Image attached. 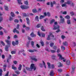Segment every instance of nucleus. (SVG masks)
<instances>
[{
  "mask_svg": "<svg viewBox=\"0 0 76 76\" xmlns=\"http://www.w3.org/2000/svg\"><path fill=\"white\" fill-rule=\"evenodd\" d=\"M53 28H53V30H57V29H58V30L56 31V33H58L59 32L61 31L60 29V26L58 25L57 22H55L54 23Z\"/></svg>",
  "mask_w": 76,
  "mask_h": 76,
  "instance_id": "obj_1",
  "label": "nucleus"
},
{
  "mask_svg": "<svg viewBox=\"0 0 76 76\" xmlns=\"http://www.w3.org/2000/svg\"><path fill=\"white\" fill-rule=\"evenodd\" d=\"M5 42L7 44V45H6L5 47V51H9L8 48H9V47H10V44H11V42L10 41L7 40H5Z\"/></svg>",
  "mask_w": 76,
  "mask_h": 76,
  "instance_id": "obj_2",
  "label": "nucleus"
},
{
  "mask_svg": "<svg viewBox=\"0 0 76 76\" xmlns=\"http://www.w3.org/2000/svg\"><path fill=\"white\" fill-rule=\"evenodd\" d=\"M30 69L31 70H32V69H34V70H36V67L35 66L34 64H31Z\"/></svg>",
  "mask_w": 76,
  "mask_h": 76,
  "instance_id": "obj_3",
  "label": "nucleus"
},
{
  "mask_svg": "<svg viewBox=\"0 0 76 76\" xmlns=\"http://www.w3.org/2000/svg\"><path fill=\"white\" fill-rule=\"evenodd\" d=\"M20 7L22 9H28L29 7L26 5H21Z\"/></svg>",
  "mask_w": 76,
  "mask_h": 76,
  "instance_id": "obj_4",
  "label": "nucleus"
},
{
  "mask_svg": "<svg viewBox=\"0 0 76 76\" xmlns=\"http://www.w3.org/2000/svg\"><path fill=\"white\" fill-rule=\"evenodd\" d=\"M75 66L72 65V71L71 72V74H73L75 72Z\"/></svg>",
  "mask_w": 76,
  "mask_h": 76,
  "instance_id": "obj_5",
  "label": "nucleus"
},
{
  "mask_svg": "<svg viewBox=\"0 0 76 76\" xmlns=\"http://www.w3.org/2000/svg\"><path fill=\"white\" fill-rule=\"evenodd\" d=\"M30 35L32 38H35L36 37V35L34 34V32H32L30 34Z\"/></svg>",
  "mask_w": 76,
  "mask_h": 76,
  "instance_id": "obj_6",
  "label": "nucleus"
},
{
  "mask_svg": "<svg viewBox=\"0 0 76 76\" xmlns=\"http://www.w3.org/2000/svg\"><path fill=\"white\" fill-rule=\"evenodd\" d=\"M29 52L30 53H34V52H36V51H37V50L35 49H33V50H28Z\"/></svg>",
  "mask_w": 76,
  "mask_h": 76,
  "instance_id": "obj_7",
  "label": "nucleus"
},
{
  "mask_svg": "<svg viewBox=\"0 0 76 76\" xmlns=\"http://www.w3.org/2000/svg\"><path fill=\"white\" fill-rule=\"evenodd\" d=\"M58 57H59V58L61 60H63L64 59V58L62 57V56L60 54H58Z\"/></svg>",
  "mask_w": 76,
  "mask_h": 76,
  "instance_id": "obj_8",
  "label": "nucleus"
},
{
  "mask_svg": "<svg viewBox=\"0 0 76 76\" xmlns=\"http://www.w3.org/2000/svg\"><path fill=\"white\" fill-rule=\"evenodd\" d=\"M26 20L27 23L28 25H29L30 24V20L28 18H26Z\"/></svg>",
  "mask_w": 76,
  "mask_h": 76,
  "instance_id": "obj_9",
  "label": "nucleus"
},
{
  "mask_svg": "<svg viewBox=\"0 0 76 76\" xmlns=\"http://www.w3.org/2000/svg\"><path fill=\"white\" fill-rule=\"evenodd\" d=\"M13 33H15V32H16L17 34H19V31L18 30H16V28H15L13 31Z\"/></svg>",
  "mask_w": 76,
  "mask_h": 76,
  "instance_id": "obj_10",
  "label": "nucleus"
},
{
  "mask_svg": "<svg viewBox=\"0 0 76 76\" xmlns=\"http://www.w3.org/2000/svg\"><path fill=\"white\" fill-rule=\"evenodd\" d=\"M60 23H64V18H63L62 19H61L60 20Z\"/></svg>",
  "mask_w": 76,
  "mask_h": 76,
  "instance_id": "obj_11",
  "label": "nucleus"
},
{
  "mask_svg": "<svg viewBox=\"0 0 76 76\" xmlns=\"http://www.w3.org/2000/svg\"><path fill=\"white\" fill-rule=\"evenodd\" d=\"M70 63H71L70 60H68L66 62V64L67 65H70Z\"/></svg>",
  "mask_w": 76,
  "mask_h": 76,
  "instance_id": "obj_12",
  "label": "nucleus"
},
{
  "mask_svg": "<svg viewBox=\"0 0 76 76\" xmlns=\"http://www.w3.org/2000/svg\"><path fill=\"white\" fill-rule=\"evenodd\" d=\"M54 72L53 70H51L50 73V75L51 76H53L54 75Z\"/></svg>",
  "mask_w": 76,
  "mask_h": 76,
  "instance_id": "obj_13",
  "label": "nucleus"
},
{
  "mask_svg": "<svg viewBox=\"0 0 76 76\" xmlns=\"http://www.w3.org/2000/svg\"><path fill=\"white\" fill-rule=\"evenodd\" d=\"M63 45L64 46H67V45H68L67 42H63Z\"/></svg>",
  "mask_w": 76,
  "mask_h": 76,
  "instance_id": "obj_14",
  "label": "nucleus"
},
{
  "mask_svg": "<svg viewBox=\"0 0 76 76\" xmlns=\"http://www.w3.org/2000/svg\"><path fill=\"white\" fill-rule=\"evenodd\" d=\"M10 15L12 17H13L15 16V14H14V13L12 12H11L10 13Z\"/></svg>",
  "mask_w": 76,
  "mask_h": 76,
  "instance_id": "obj_15",
  "label": "nucleus"
},
{
  "mask_svg": "<svg viewBox=\"0 0 76 76\" xmlns=\"http://www.w3.org/2000/svg\"><path fill=\"white\" fill-rule=\"evenodd\" d=\"M32 12H33V13H37V9H34L33 10H32Z\"/></svg>",
  "mask_w": 76,
  "mask_h": 76,
  "instance_id": "obj_16",
  "label": "nucleus"
},
{
  "mask_svg": "<svg viewBox=\"0 0 76 76\" xmlns=\"http://www.w3.org/2000/svg\"><path fill=\"white\" fill-rule=\"evenodd\" d=\"M58 64H59V65L58 66L59 67H62V66H63V64L61 62H59Z\"/></svg>",
  "mask_w": 76,
  "mask_h": 76,
  "instance_id": "obj_17",
  "label": "nucleus"
},
{
  "mask_svg": "<svg viewBox=\"0 0 76 76\" xmlns=\"http://www.w3.org/2000/svg\"><path fill=\"white\" fill-rule=\"evenodd\" d=\"M18 69L19 70H21L22 69V65L20 64L19 65V67L18 68Z\"/></svg>",
  "mask_w": 76,
  "mask_h": 76,
  "instance_id": "obj_18",
  "label": "nucleus"
},
{
  "mask_svg": "<svg viewBox=\"0 0 76 76\" xmlns=\"http://www.w3.org/2000/svg\"><path fill=\"white\" fill-rule=\"evenodd\" d=\"M54 22H55V20L54 19H53L50 22V24H52V23H53Z\"/></svg>",
  "mask_w": 76,
  "mask_h": 76,
  "instance_id": "obj_19",
  "label": "nucleus"
},
{
  "mask_svg": "<svg viewBox=\"0 0 76 76\" xmlns=\"http://www.w3.org/2000/svg\"><path fill=\"white\" fill-rule=\"evenodd\" d=\"M70 3H71V1H67V2H65V4H70Z\"/></svg>",
  "mask_w": 76,
  "mask_h": 76,
  "instance_id": "obj_20",
  "label": "nucleus"
},
{
  "mask_svg": "<svg viewBox=\"0 0 76 76\" xmlns=\"http://www.w3.org/2000/svg\"><path fill=\"white\" fill-rule=\"evenodd\" d=\"M32 60H34L35 61H37V59L35 58H33V57H31V58Z\"/></svg>",
  "mask_w": 76,
  "mask_h": 76,
  "instance_id": "obj_21",
  "label": "nucleus"
},
{
  "mask_svg": "<svg viewBox=\"0 0 76 76\" xmlns=\"http://www.w3.org/2000/svg\"><path fill=\"white\" fill-rule=\"evenodd\" d=\"M41 24H37L36 26V27L38 28H40L41 26Z\"/></svg>",
  "mask_w": 76,
  "mask_h": 76,
  "instance_id": "obj_22",
  "label": "nucleus"
},
{
  "mask_svg": "<svg viewBox=\"0 0 76 76\" xmlns=\"http://www.w3.org/2000/svg\"><path fill=\"white\" fill-rule=\"evenodd\" d=\"M65 18L66 19H69L70 18V16L69 15H66L65 17Z\"/></svg>",
  "mask_w": 76,
  "mask_h": 76,
  "instance_id": "obj_23",
  "label": "nucleus"
},
{
  "mask_svg": "<svg viewBox=\"0 0 76 76\" xmlns=\"http://www.w3.org/2000/svg\"><path fill=\"white\" fill-rule=\"evenodd\" d=\"M47 64H48V66L49 68V69H51V66H50L51 64H50V63L49 62H47Z\"/></svg>",
  "mask_w": 76,
  "mask_h": 76,
  "instance_id": "obj_24",
  "label": "nucleus"
},
{
  "mask_svg": "<svg viewBox=\"0 0 76 76\" xmlns=\"http://www.w3.org/2000/svg\"><path fill=\"white\" fill-rule=\"evenodd\" d=\"M67 24H68V25H70L71 24V23L70 22V20H67Z\"/></svg>",
  "mask_w": 76,
  "mask_h": 76,
  "instance_id": "obj_25",
  "label": "nucleus"
},
{
  "mask_svg": "<svg viewBox=\"0 0 76 76\" xmlns=\"http://www.w3.org/2000/svg\"><path fill=\"white\" fill-rule=\"evenodd\" d=\"M41 29L42 31H45V29L44 28V26H41Z\"/></svg>",
  "mask_w": 76,
  "mask_h": 76,
  "instance_id": "obj_26",
  "label": "nucleus"
},
{
  "mask_svg": "<svg viewBox=\"0 0 76 76\" xmlns=\"http://www.w3.org/2000/svg\"><path fill=\"white\" fill-rule=\"evenodd\" d=\"M4 7H5V10H6L7 11H8V7H7V6H5Z\"/></svg>",
  "mask_w": 76,
  "mask_h": 76,
  "instance_id": "obj_27",
  "label": "nucleus"
},
{
  "mask_svg": "<svg viewBox=\"0 0 76 76\" xmlns=\"http://www.w3.org/2000/svg\"><path fill=\"white\" fill-rule=\"evenodd\" d=\"M16 51H12L11 52V53L12 54H16Z\"/></svg>",
  "mask_w": 76,
  "mask_h": 76,
  "instance_id": "obj_28",
  "label": "nucleus"
},
{
  "mask_svg": "<svg viewBox=\"0 0 76 76\" xmlns=\"http://www.w3.org/2000/svg\"><path fill=\"white\" fill-rule=\"evenodd\" d=\"M12 69H13V70H16L17 69V68L16 67H15L14 66H12Z\"/></svg>",
  "mask_w": 76,
  "mask_h": 76,
  "instance_id": "obj_29",
  "label": "nucleus"
},
{
  "mask_svg": "<svg viewBox=\"0 0 76 76\" xmlns=\"http://www.w3.org/2000/svg\"><path fill=\"white\" fill-rule=\"evenodd\" d=\"M0 43L3 46H4V45H5V44L4 43V42H3V41H1L0 42Z\"/></svg>",
  "mask_w": 76,
  "mask_h": 76,
  "instance_id": "obj_30",
  "label": "nucleus"
},
{
  "mask_svg": "<svg viewBox=\"0 0 76 76\" xmlns=\"http://www.w3.org/2000/svg\"><path fill=\"white\" fill-rule=\"evenodd\" d=\"M18 1L19 4H22V3H21V0H18Z\"/></svg>",
  "mask_w": 76,
  "mask_h": 76,
  "instance_id": "obj_31",
  "label": "nucleus"
},
{
  "mask_svg": "<svg viewBox=\"0 0 76 76\" xmlns=\"http://www.w3.org/2000/svg\"><path fill=\"white\" fill-rule=\"evenodd\" d=\"M3 72V71L1 69H0V76H2V73Z\"/></svg>",
  "mask_w": 76,
  "mask_h": 76,
  "instance_id": "obj_32",
  "label": "nucleus"
},
{
  "mask_svg": "<svg viewBox=\"0 0 76 76\" xmlns=\"http://www.w3.org/2000/svg\"><path fill=\"white\" fill-rule=\"evenodd\" d=\"M45 17V16L44 15H41L40 16L39 19H43Z\"/></svg>",
  "mask_w": 76,
  "mask_h": 76,
  "instance_id": "obj_33",
  "label": "nucleus"
},
{
  "mask_svg": "<svg viewBox=\"0 0 76 76\" xmlns=\"http://www.w3.org/2000/svg\"><path fill=\"white\" fill-rule=\"evenodd\" d=\"M35 20H37V21H38V22H39V19H38V16H36L35 18Z\"/></svg>",
  "mask_w": 76,
  "mask_h": 76,
  "instance_id": "obj_34",
  "label": "nucleus"
},
{
  "mask_svg": "<svg viewBox=\"0 0 76 76\" xmlns=\"http://www.w3.org/2000/svg\"><path fill=\"white\" fill-rule=\"evenodd\" d=\"M52 58L53 60H55L56 59V56L54 55L52 56Z\"/></svg>",
  "mask_w": 76,
  "mask_h": 76,
  "instance_id": "obj_35",
  "label": "nucleus"
},
{
  "mask_svg": "<svg viewBox=\"0 0 76 76\" xmlns=\"http://www.w3.org/2000/svg\"><path fill=\"white\" fill-rule=\"evenodd\" d=\"M31 44L32 47H34V42L32 41L31 42Z\"/></svg>",
  "mask_w": 76,
  "mask_h": 76,
  "instance_id": "obj_36",
  "label": "nucleus"
},
{
  "mask_svg": "<svg viewBox=\"0 0 76 76\" xmlns=\"http://www.w3.org/2000/svg\"><path fill=\"white\" fill-rule=\"evenodd\" d=\"M61 48L62 50H65V49H66L65 47L63 46H61Z\"/></svg>",
  "mask_w": 76,
  "mask_h": 76,
  "instance_id": "obj_37",
  "label": "nucleus"
},
{
  "mask_svg": "<svg viewBox=\"0 0 76 76\" xmlns=\"http://www.w3.org/2000/svg\"><path fill=\"white\" fill-rule=\"evenodd\" d=\"M24 2L25 4H26V5H28V1H24Z\"/></svg>",
  "mask_w": 76,
  "mask_h": 76,
  "instance_id": "obj_38",
  "label": "nucleus"
},
{
  "mask_svg": "<svg viewBox=\"0 0 76 76\" xmlns=\"http://www.w3.org/2000/svg\"><path fill=\"white\" fill-rule=\"evenodd\" d=\"M26 69L27 70H28V71H31V68H30L28 67H26Z\"/></svg>",
  "mask_w": 76,
  "mask_h": 76,
  "instance_id": "obj_39",
  "label": "nucleus"
},
{
  "mask_svg": "<svg viewBox=\"0 0 76 76\" xmlns=\"http://www.w3.org/2000/svg\"><path fill=\"white\" fill-rule=\"evenodd\" d=\"M52 68V69H54V67H55V66H54V64H52L51 65V66H50V69Z\"/></svg>",
  "mask_w": 76,
  "mask_h": 76,
  "instance_id": "obj_40",
  "label": "nucleus"
},
{
  "mask_svg": "<svg viewBox=\"0 0 76 76\" xmlns=\"http://www.w3.org/2000/svg\"><path fill=\"white\" fill-rule=\"evenodd\" d=\"M47 40H50V35H48V37L47 39Z\"/></svg>",
  "mask_w": 76,
  "mask_h": 76,
  "instance_id": "obj_41",
  "label": "nucleus"
},
{
  "mask_svg": "<svg viewBox=\"0 0 76 76\" xmlns=\"http://www.w3.org/2000/svg\"><path fill=\"white\" fill-rule=\"evenodd\" d=\"M54 6V4H53V2H50V7H53Z\"/></svg>",
  "mask_w": 76,
  "mask_h": 76,
  "instance_id": "obj_42",
  "label": "nucleus"
},
{
  "mask_svg": "<svg viewBox=\"0 0 76 76\" xmlns=\"http://www.w3.org/2000/svg\"><path fill=\"white\" fill-rule=\"evenodd\" d=\"M50 51L52 53H54L56 52V50H50Z\"/></svg>",
  "mask_w": 76,
  "mask_h": 76,
  "instance_id": "obj_43",
  "label": "nucleus"
},
{
  "mask_svg": "<svg viewBox=\"0 0 76 76\" xmlns=\"http://www.w3.org/2000/svg\"><path fill=\"white\" fill-rule=\"evenodd\" d=\"M3 19V17H0V22H2V21Z\"/></svg>",
  "mask_w": 76,
  "mask_h": 76,
  "instance_id": "obj_44",
  "label": "nucleus"
},
{
  "mask_svg": "<svg viewBox=\"0 0 76 76\" xmlns=\"http://www.w3.org/2000/svg\"><path fill=\"white\" fill-rule=\"evenodd\" d=\"M15 45H18L19 44V42L18 40H17L15 42Z\"/></svg>",
  "mask_w": 76,
  "mask_h": 76,
  "instance_id": "obj_45",
  "label": "nucleus"
},
{
  "mask_svg": "<svg viewBox=\"0 0 76 76\" xmlns=\"http://www.w3.org/2000/svg\"><path fill=\"white\" fill-rule=\"evenodd\" d=\"M54 45V43H51L50 44V46L51 47H52Z\"/></svg>",
  "mask_w": 76,
  "mask_h": 76,
  "instance_id": "obj_46",
  "label": "nucleus"
},
{
  "mask_svg": "<svg viewBox=\"0 0 76 76\" xmlns=\"http://www.w3.org/2000/svg\"><path fill=\"white\" fill-rule=\"evenodd\" d=\"M47 15L48 16V17H50V16H51V14H50V13L49 12H47Z\"/></svg>",
  "mask_w": 76,
  "mask_h": 76,
  "instance_id": "obj_47",
  "label": "nucleus"
},
{
  "mask_svg": "<svg viewBox=\"0 0 76 76\" xmlns=\"http://www.w3.org/2000/svg\"><path fill=\"white\" fill-rule=\"evenodd\" d=\"M13 63L14 64H16L18 63V62H17V61H13Z\"/></svg>",
  "mask_w": 76,
  "mask_h": 76,
  "instance_id": "obj_48",
  "label": "nucleus"
},
{
  "mask_svg": "<svg viewBox=\"0 0 76 76\" xmlns=\"http://www.w3.org/2000/svg\"><path fill=\"white\" fill-rule=\"evenodd\" d=\"M26 31H29L30 29V28L29 27H26Z\"/></svg>",
  "mask_w": 76,
  "mask_h": 76,
  "instance_id": "obj_49",
  "label": "nucleus"
},
{
  "mask_svg": "<svg viewBox=\"0 0 76 76\" xmlns=\"http://www.w3.org/2000/svg\"><path fill=\"white\" fill-rule=\"evenodd\" d=\"M27 38L28 40H30V41L32 40V38H31V37H30L29 36H28Z\"/></svg>",
  "mask_w": 76,
  "mask_h": 76,
  "instance_id": "obj_50",
  "label": "nucleus"
},
{
  "mask_svg": "<svg viewBox=\"0 0 76 76\" xmlns=\"http://www.w3.org/2000/svg\"><path fill=\"white\" fill-rule=\"evenodd\" d=\"M14 22L18 23V22H19V20L17 19H15L14 20Z\"/></svg>",
  "mask_w": 76,
  "mask_h": 76,
  "instance_id": "obj_51",
  "label": "nucleus"
},
{
  "mask_svg": "<svg viewBox=\"0 0 76 76\" xmlns=\"http://www.w3.org/2000/svg\"><path fill=\"white\" fill-rule=\"evenodd\" d=\"M41 45H42V47H43V46H44V42H40Z\"/></svg>",
  "mask_w": 76,
  "mask_h": 76,
  "instance_id": "obj_52",
  "label": "nucleus"
},
{
  "mask_svg": "<svg viewBox=\"0 0 76 76\" xmlns=\"http://www.w3.org/2000/svg\"><path fill=\"white\" fill-rule=\"evenodd\" d=\"M24 50H20L19 51V52H18V54H20V53H22V52H24Z\"/></svg>",
  "mask_w": 76,
  "mask_h": 76,
  "instance_id": "obj_53",
  "label": "nucleus"
},
{
  "mask_svg": "<svg viewBox=\"0 0 76 76\" xmlns=\"http://www.w3.org/2000/svg\"><path fill=\"white\" fill-rule=\"evenodd\" d=\"M29 42H27V43L26 44V46L28 47H29Z\"/></svg>",
  "mask_w": 76,
  "mask_h": 76,
  "instance_id": "obj_54",
  "label": "nucleus"
},
{
  "mask_svg": "<svg viewBox=\"0 0 76 76\" xmlns=\"http://www.w3.org/2000/svg\"><path fill=\"white\" fill-rule=\"evenodd\" d=\"M63 15H66L67 14V12L66 11H64L62 13Z\"/></svg>",
  "mask_w": 76,
  "mask_h": 76,
  "instance_id": "obj_55",
  "label": "nucleus"
},
{
  "mask_svg": "<svg viewBox=\"0 0 76 76\" xmlns=\"http://www.w3.org/2000/svg\"><path fill=\"white\" fill-rule=\"evenodd\" d=\"M37 1H40L42 2V1H45V0H37Z\"/></svg>",
  "mask_w": 76,
  "mask_h": 76,
  "instance_id": "obj_56",
  "label": "nucleus"
},
{
  "mask_svg": "<svg viewBox=\"0 0 76 76\" xmlns=\"http://www.w3.org/2000/svg\"><path fill=\"white\" fill-rule=\"evenodd\" d=\"M9 20L10 21H12V20H13V18H12L11 17H10Z\"/></svg>",
  "mask_w": 76,
  "mask_h": 76,
  "instance_id": "obj_57",
  "label": "nucleus"
},
{
  "mask_svg": "<svg viewBox=\"0 0 76 76\" xmlns=\"http://www.w3.org/2000/svg\"><path fill=\"white\" fill-rule=\"evenodd\" d=\"M12 44L13 46H15L16 44H15V42L13 41L12 42Z\"/></svg>",
  "mask_w": 76,
  "mask_h": 76,
  "instance_id": "obj_58",
  "label": "nucleus"
},
{
  "mask_svg": "<svg viewBox=\"0 0 76 76\" xmlns=\"http://www.w3.org/2000/svg\"><path fill=\"white\" fill-rule=\"evenodd\" d=\"M65 38V36H64L63 35H62L61 36V38L63 39H64V38Z\"/></svg>",
  "mask_w": 76,
  "mask_h": 76,
  "instance_id": "obj_59",
  "label": "nucleus"
},
{
  "mask_svg": "<svg viewBox=\"0 0 76 76\" xmlns=\"http://www.w3.org/2000/svg\"><path fill=\"white\" fill-rule=\"evenodd\" d=\"M15 73H17V74L19 75V74H20V72L19 71H15Z\"/></svg>",
  "mask_w": 76,
  "mask_h": 76,
  "instance_id": "obj_60",
  "label": "nucleus"
},
{
  "mask_svg": "<svg viewBox=\"0 0 76 76\" xmlns=\"http://www.w3.org/2000/svg\"><path fill=\"white\" fill-rule=\"evenodd\" d=\"M60 52V49H58L57 50V52L58 53H59Z\"/></svg>",
  "mask_w": 76,
  "mask_h": 76,
  "instance_id": "obj_61",
  "label": "nucleus"
},
{
  "mask_svg": "<svg viewBox=\"0 0 76 76\" xmlns=\"http://www.w3.org/2000/svg\"><path fill=\"white\" fill-rule=\"evenodd\" d=\"M58 71L59 72H62V69H58Z\"/></svg>",
  "mask_w": 76,
  "mask_h": 76,
  "instance_id": "obj_62",
  "label": "nucleus"
},
{
  "mask_svg": "<svg viewBox=\"0 0 76 76\" xmlns=\"http://www.w3.org/2000/svg\"><path fill=\"white\" fill-rule=\"evenodd\" d=\"M53 49L56 50L57 49V46H54L53 47Z\"/></svg>",
  "mask_w": 76,
  "mask_h": 76,
  "instance_id": "obj_63",
  "label": "nucleus"
},
{
  "mask_svg": "<svg viewBox=\"0 0 76 76\" xmlns=\"http://www.w3.org/2000/svg\"><path fill=\"white\" fill-rule=\"evenodd\" d=\"M9 72L8 71L7 73L5 75V76H9Z\"/></svg>",
  "mask_w": 76,
  "mask_h": 76,
  "instance_id": "obj_64",
  "label": "nucleus"
}]
</instances>
